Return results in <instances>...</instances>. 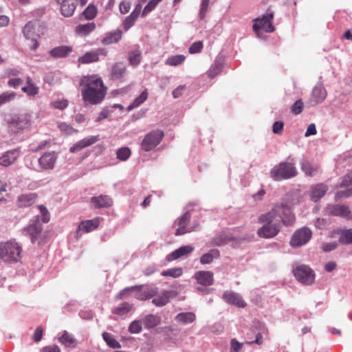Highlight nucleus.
Masks as SVG:
<instances>
[{
	"instance_id": "nucleus-1",
	"label": "nucleus",
	"mask_w": 352,
	"mask_h": 352,
	"mask_svg": "<svg viewBox=\"0 0 352 352\" xmlns=\"http://www.w3.org/2000/svg\"><path fill=\"white\" fill-rule=\"evenodd\" d=\"M79 84L82 98L85 104L96 105L104 99L107 88L100 76H83Z\"/></svg>"
},
{
	"instance_id": "nucleus-2",
	"label": "nucleus",
	"mask_w": 352,
	"mask_h": 352,
	"mask_svg": "<svg viewBox=\"0 0 352 352\" xmlns=\"http://www.w3.org/2000/svg\"><path fill=\"white\" fill-rule=\"evenodd\" d=\"M276 210L270 211L269 212L261 214L258 217V222L263 226L257 231L259 236L263 238H273L280 232L281 224L280 222L274 221V218L278 216Z\"/></svg>"
},
{
	"instance_id": "nucleus-3",
	"label": "nucleus",
	"mask_w": 352,
	"mask_h": 352,
	"mask_svg": "<svg viewBox=\"0 0 352 352\" xmlns=\"http://www.w3.org/2000/svg\"><path fill=\"white\" fill-rule=\"evenodd\" d=\"M22 248L14 241L0 243V258L6 262H17L21 258Z\"/></svg>"
},
{
	"instance_id": "nucleus-4",
	"label": "nucleus",
	"mask_w": 352,
	"mask_h": 352,
	"mask_svg": "<svg viewBox=\"0 0 352 352\" xmlns=\"http://www.w3.org/2000/svg\"><path fill=\"white\" fill-rule=\"evenodd\" d=\"M297 175L295 166L289 162H280L270 171V177L275 181H280L294 177Z\"/></svg>"
},
{
	"instance_id": "nucleus-5",
	"label": "nucleus",
	"mask_w": 352,
	"mask_h": 352,
	"mask_svg": "<svg viewBox=\"0 0 352 352\" xmlns=\"http://www.w3.org/2000/svg\"><path fill=\"white\" fill-rule=\"evenodd\" d=\"M179 228L176 230L175 235H182L188 232L196 231L199 228L197 220L191 221V215L189 211H186L179 219Z\"/></svg>"
},
{
	"instance_id": "nucleus-6",
	"label": "nucleus",
	"mask_w": 352,
	"mask_h": 352,
	"mask_svg": "<svg viewBox=\"0 0 352 352\" xmlns=\"http://www.w3.org/2000/svg\"><path fill=\"white\" fill-rule=\"evenodd\" d=\"M276 210V214H278L276 218H274V221L280 222V223H283V225L288 226L292 225V223L295 220V216L292 213L291 208L285 204H280L275 205L271 211L274 210Z\"/></svg>"
},
{
	"instance_id": "nucleus-7",
	"label": "nucleus",
	"mask_w": 352,
	"mask_h": 352,
	"mask_svg": "<svg viewBox=\"0 0 352 352\" xmlns=\"http://www.w3.org/2000/svg\"><path fill=\"white\" fill-rule=\"evenodd\" d=\"M43 231V226L40 222V217L35 216L30 221L28 226L22 230L24 236H29L31 242L34 243L36 242Z\"/></svg>"
},
{
	"instance_id": "nucleus-8",
	"label": "nucleus",
	"mask_w": 352,
	"mask_h": 352,
	"mask_svg": "<svg viewBox=\"0 0 352 352\" xmlns=\"http://www.w3.org/2000/svg\"><path fill=\"white\" fill-rule=\"evenodd\" d=\"M274 17V13L270 10H267L266 13L261 18L254 19L253 30L259 36V31L263 30L266 32H272L274 28L272 25V21Z\"/></svg>"
},
{
	"instance_id": "nucleus-9",
	"label": "nucleus",
	"mask_w": 352,
	"mask_h": 352,
	"mask_svg": "<svg viewBox=\"0 0 352 352\" xmlns=\"http://www.w3.org/2000/svg\"><path fill=\"white\" fill-rule=\"evenodd\" d=\"M8 124L10 130L16 133L28 128L30 125V121L29 116L25 113L15 114L8 119Z\"/></svg>"
},
{
	"instance_id": "nucleus-10",
	"label": "nucleus",
	"mask_w": 352,
	"mask_h": 352,
	"mask_svg": "<svg viewBox=\"0 0 352 352\" xmlns=\"http://www.w3.org/2000/svg\"><path fill=\"white\" fill-rule=\"evenodd\" d=\"M57 158L58 154L56 152H45L38 159V165L34 170L41 172L54 169Z\"/></svg>"
},
{
	"instance_id": "nucleus-11",
	"label": "nucleus",
	"mask_w": 352,
	"mask_h": 352,
	"mask_svg": "<svg viewBox=\"0 0 352 352\" xmlns=\"http://www.w3.org/2000/svg\"><path fill=\"white\" fill-rule=\"evenodd\" d=\"M294 274L296 279L305 285H311L315 279L314 271L307 265H300L294 270Z\"/></svg>"
},
{
	"instance_id": "nucleus-12",
	"label": "nucleus",
	"mask_w": 352,
	"mask_h": 352,
	"mask_svg": "<svg viewBox=\"0 0 352 352\" xmlns=\"http://www.w3.org/2000/svg\"><path fill=\"white\" fill-rule=\"evenodd\" d=\"M312 232L307 227H303L296 230L291 240L290 245L293 248H299L306 244L311 239Z\"/></svg>"
},
{
	"instance_id": "nucleus-13",
	"label": "nucleus",
	"mask_w": 352,
	"mask_h": 352,
	"mask_svg": "<svg viewBox=\"0 0 352 352\" xmlns=\"http://www.w3.org/2000/svg\"><path fill=\"white\" fill-rule=\"evenodd\" d=\"M164 137V132L160 130L151 131L147 134L142 142V148L149 151L160 144Z\"/></svg>"
},
{
	"instance_id": "nucleus-14",
	"label": "nucleus",
	"mask_w": 352,
	"mask_h": 352,
	"mask_svg": "<svg viewBox=\"0 0 352 352\" xmlns=\"http://www.w3.org/2000/svg\"><path fill=\"white\" fill-rule=\"evenodd\" d=\"M107 51L104 48H98L95 50L86 52L78 58V61L82 64H89L99 61L100 56H106Z\"/></svg>"
},
{
	"instance_id": "nucleus-15",
	"label": "nucleus",
	"mask_w": 352,
	"mask_h": 352,
	"mask_svg": "<svg viewBox=\"0 0 352 352\" xmlns=\"http://www.w3.org/2000/svg\"><path fill=\"white\" fill-rule=\"evenodd\" d=\"M327 96V91L322 84L316 85L311 92V96L308 102L310 107H314L321 103Z\"/></svg>"
},
{
	"instance_id": "nucleus-16",
	"label": "nucleus",
	"mask_w": 352,
	"mask_h": 352,
	"mask_svg": "<svg viewBox=\"0 0 352 352\" xmlns=\"http://www.w3.org/2000/svg\"><path fill=\"white\" fill-rule=\"evenodd\" d=\"M21 155V151L19 148L11 149L4 152L0 156V166L8 167L12 165Z\"/></svg>"
},
{
	"instance_id": "nucleus-17",
	"label": "nucleus",
	"mask_w": 352,
	"mask_h": 352,
	"mask_svg": "<svg viewBox=\"0 0 352 352\" xmlns=\"http://www.w3.org/2000/svg\"><path fill=\"white\" fill-rule=\"evenodd\" d=\"M329 214L344 217L347 219L352 218L349 208L345 205H329L327 208Z\"/></svg>"
},
{
	"instance_id": "nucleus-18",
	"label": "nucleus",
	"mask_w": 352,
	"mask_h": 352,
	"mask_svg": "<svg viewBox=\"0 0 352 352\" xmlns=\"http://www.w3.org/2000/svg\"><path fill=\"white\" fill-rule=\"evenodd\" d=\"M60 6L61 14L65 17L72 16L76 8V0H56Z\"/></svg>"
},
{
	"instance_id": "nucleus-19",
	"label": "nucleus",
	"mask_w": 352,
	"mask_h": 352,
	"mask_svg": "<svg viewBox=\"0 0 352 352\" xmlns=\"http://www.w3.org/2000/svg\"><path fill=\"white\" fill-rule=\"evenodd\" d=\"M36 193L30 192L19 195L16 199V205L19 208H27L32 206L36 201Z\"/></svg>"
},
{
	"instance_id": "nucleus-20",
	"label": "nucleus",
	"mask_w": 352,
	"mask_h": 352,
	"mask_svg": "<svg viewBox=\"0 0 352 352\" xmlns=\"http://www.w3.org/2000/svg\"><path fill=\"white\" fill-rule=\"evenodd\" d=\"M194 247L192 245H184L172 252L166 256L168 261H173L178 259L182 256H187L194 250Z\"/></svg>"
},
{
	"instance_id": "nucleus-21",
	"label": "nucleus",
	"mask_w": 352,
	"mask_h": 352,
	"mask_svg": "<svg viewBox=\"0 0 352 352\" xmlns=\"http://www.w3.org/2000/svg\"><path fill=\"white\" fill-rule=\"evenodd\" d=\"M194 278L199 284L205 286L212 285L214 283L213 273L210 271H199L195 274Z\"/></svg>"
},
{
	"instance_id": "nucleus-22",
	"label": "nucleus",
	"mask_w": 352,
	"mask_h": 352,
	"mask_svg": "<svg viewBox=\"0 0 352 352\" xmlns=\"http://www.w3.org/2000/svg\"><path fill=\"white\" fill-rule=\"evenodd\" d=\"M99 140L98 136H90L88 138H85L78 142H77L75 144L70 147L69 151L71 153L78 152L82 148L91 146L98 142Z\"/></svg>"
},
{
	"instance_id": "nucleus-23",
	"label": "nucleus",
	"mask_w": 352,
	"mask_h": 352,
	"mask_svg": "<svg viewBox=\"0 0 352 352\" xmlns=\"http://www.w3.org/2000/svg\"><path fill=\"white\" fill-rule=\"evenodd\" d=\"M328 188L323 184L314 185L310 189L311 199L316 202L319 201L327 192Z\"/></svg>"
},
{
	"instance_id": "nucleus-24",
	"label": "nucleus",
	"mask_w": 352,
	"mask_h": 352,
	"mask_svg": "<svg viewBox=\"0 0 352 352\" xmlns=\"http://www.w3.org/2000/svg\"><path fill=\"white\" fill-rule=\"evenodd\" d=\"M91 204L96 208H102L110 207L113 201L111 198L107 195H100L91 197Z\"/></svg>"
},
{
	"instance_id": "nucleus-25",
	"label": "nucleus",
	"mask_w": 352,
	"mask_h": 352,
	"mask_svg": "<svg viewBox=\"0 0 352 352\" xmlns=\"http://www.w3.org/2000/svg\"><path fill=\"white\" fill-rule=\"evenodd\" d=\"M223 298L227 302L235 305L239 307H244L246 305L242 297L236 293L226 292L223 294Z\"/></svg>"
},
{
	"instance_id": "nucleus-26",
	"label": "nucleus",
	"mask_w": 352,
	"mask_h": 352,
	"mask_svg": "<svg viewBox=\"0 0 352 352\" xmlns=\"http://www.w3.org/2000/svg\"><path fill=\"white\" fill-rule=\"evenodd\" d=\"M72 51L71 46L60 45L52 49L50 54L53 58H60L67 56Z\"/></svg>"
},
{
	"instance_id": "nucleus-27",
	"label": "nucleus",
	"mask_w": 352,
	"mask_h": 352,
	"mask_svg": "<svg viewBox=\"0 0 352 352\" xmlns=\"http://www.w3.org/2000/svg\"><path fill=\"white\" fill-rule=\"evenodd\" d=\"M336 233L339 235L340 243L344 245L352 244V228H340Z\"/></svg>"
},
{
	"instance_id": "nucleus-28",
	"label": "nucleus",
	"mask_w": 352,
	"mask_h": 352,
	"mask_svg": "<svg viewBox=\"0 0 352 352\" xmlns=\"http://www.w3.org/2000/svg\"><path fill=\"white\" fill-rule=\"evenodd\" d=\"M175 296L174 291H164L160 296H156L152 300L153 304L157 307L166 305L169 299Z\"/></svg>"
},
{
	"instance_id": "nucleus-29",
	"label": "nucleus",
	"mask_w": 352,
	"mask_h": 352,
	"mask_svg": "<svg viewBox=\"0 0 352 352\" xmlns=\"http://www.w3.org/2000/svg\"><path fill=\"white\" fill-rule=\"evenodd\" d=\"M99 218L83 221L78 226V230L85 233L89 232L97 228L99 226Z\"/></svg>"
},
{
	"instance_id": "nucleus-30",
	"label": "nucleus",
	"mask_w": 352,
	"mask_h": 352,
	"mask_svg": "<svg viewBox=\"0 0 352 352\" xmlns=\"http://www.w3.org/2000/svg\"><path fill=\"white\" fill-rule=\"evenodd\" d=\"M122 36V30L117 29L116 30L107 32L102 40L104 45H110L118 42Z\"/></svg>"
},
{
	"instance_id": "nucleus-31",
	"label": "nucleus",
	"mask_w": 352,
	"mask_h": 352,
	"mask_svg": "<svg viewBox=\"0 0 352 352\" xmlns=\"http://www.w3.org/2000/svg\"><path fill=\"white\" fill-rule=\"evenodd\" d=\"M58 341L66 347H75L77 344V340L67 331L64 330L62 335L58 338Z\"/></svg>"
},
{
	"instance_id": "nucleus-32",
	"label": "nucleus",
	"mask_w": 352,
	"mask_h": 352,
	"mask_svg": "<svg viewBox=\"0 0 352 352\" xmlns=\"http://www.w3.org/2000/svg\"><path fill=\"white\" fill-rule=\"evenodd\" d=\"M196 318V316L193 312H182L178 314L175 320L177 322L183 325H186L192 323Z\"/></svg>"
},
{
	"instance_id": "nucleus-33",
	"label": "nucleus",
	"mask_w": 352,
	"mask_h": 352,
	"mask_svg": "<svg viewBox=\"0 0 352 352\" xmlns=\"http://www.w3.org/2000/svg\"><path fill=\"white\" fill-rule=\"evenodd\" d=\"M96 24L94 22L80 24L76 27L75 32L80 36H85L92 32L96 29Z\"/></svg>"
},
{
	"instance_id": "nucleus-34",
	"label": "nucleus",
	"mask_w": 352,
	"mask_h": 352,
	"mask_svg": "<svg viewBox=\"0 0 352 352\" xmlns=\"http://www.w3.org/2000/svg\"><path fill=\"white\" fill-rule=\"evenodd\" d=\"M223 60L221 57H217L214 64L208 71V75L211 78H214L220 74L223 69Z\"/></svg>"
},
{
	"instance_id": "nucleus-35",
	"label": "nucleus",
	"mask_w": 352,
	"mask_h": 352,
	"mask_svg": "<svg viewBox=\"0 0 352 352\" xmlns=\"http://www.w3.org/2000/svg\"><path fill=\"white\" fill-rule=\"evenodd\" d=\"M220 252L217 249L210 250L208 252L204 254L200 258L201 264H209L212 262L214 258H219Z\"/></svg>"
},
{
	"instance_id": "nucleus-36",
	"label": "nucleus",
	"mask_w": 352,
	"mask_h": 352,
	"mask_svg": "<svg viewBox=\"0 0 352 352\" xmlns=\"http://www.w3.org/2000/svg\"><path fill=\"white\" fill-rule=\"evenodd\" d=\"M301 170L308 176H314L318 171V166L316 165L311 164L307 160H303L301 163Z\"/></svg>"
},
{
	"instance_id": "nucleus-37",
	"label": "nucleus",
	"mask_w": 352,
	"mask_h": 352,
	"mask_svg": "<svg viewBox=\"0 0 352 352\" xmlns=\"http://www.w3.org/2000/svg\"><path fill=\"white\" fill-rule=\"evenodd\" d=\"M160 322V318L157 316L149 314L144 317V324L146 329H152L157 327Z\"/></svg>"
},
{
	"instance_id": "nucleus-38",
	"label": "nucleus",
	"mask_w": 352,
	"mask_h": 352,
	"mask_svg": "<svg viewBox=\"0 0 352 352\" xmlns=\"http://www.w3.org/2000/svg\"><path fill=\"white\" fill-rule=\"evenodd\" d=\"M147 98H148V91L146 89H145L144 91H143L142 92V94L138 97H137L133 100V102L131 104H130L127 107V110L129 111H130L133 110V109L138 107L140 105H141L142 103H144L146 100Z\"/></svg>"
},
{
	"instance_id": "nucleus-39",
	"label": "nucleus",
	"mask_w": 352,
	"mask_h": 352,
	"mask_svg": "<svg viewBox=\"0 0 352 352\" xmlns=\"http://www.w3.org/2000/svg\"><path fill=\"white\" fill-rule=\"evenodd\" d=\"M102 338L107 344L111 348L119 349L121 347L120 344L114 338V337L107 332H104L102 333Z\"/></svg>"
},
{
	"instance_id": "nucleus-40",
	"label": "nucleus",
	"mask_w": 352,
	"mask_h": 352,
	"mask_svg": "<svg viewBox=\"0 0 352 352\" xmlns=\"http://www.w3.org/2000/svg\"><path fill=\"white\" fill-rule=\"evenodd\" d=\"M231 240V237L226 232L220 233L213 238V243L217 246H221L226 244Z\"/></svg>"
},
{
	"instance_id": "nucleus-41",
	"label": "nucleus",
	"mask_w": 352,
	"mask_h": 352,
	"mask_svg": "<svg viewBox=\"0 0 352 352\" xmlns=\"http://www.w3.org/2000/svg\"><path fill=\"white\" fill-rule=\"evenodd\" d=\"M186 57L184 55L178 54L169 56L165 61V64L170 66H177L181 65Z\"/></svg>"
},
{
	"instance_id": "nucleus-42",
	"label": "nucleus",
	"mask_w": 352,
	"mask_h": 352,
	"mask_svg": "<svg viewBox=\"0 0 352 352\" xmlns=\"http://www.w3.org/2000/svg\"><path fill=\"white\" fill-rule=\"evenodd\" d=\"M132 305L129 302H122L120 304L118 307L114 309L113 313L118 316H123L129 313L132 309Z\"/></svg>"
},
{
	"instance_id": "nucleus-43",
	"label": "nucleus",
	"mask_w": 352,
	"mask_h": 352,
	"mask_svg": "<svg viewBox=\"0 0 352 352\" xmlns=\"http://www.w3.org/2000/svg\"><path fill=\"white\" fill-rule=\"evenodd\" d=\"M36 23L32 21L28 22L23 29V34L25 38L30 39L34 33V28Z\"/></svg>"
},
{
	"instance_id": "nucleus-44",
	"label": "nucleus",
	"mask_w": 352,
	"mask_h": 352,
	"mask_svg": "<svg viewBox=\"0 0 352 352\" xmlns=\"http://www.w3.org/2000/svg\"><path fill=\"white\" fill-rule=\"evenodd\" d=\"M125 67L121 63H117L112 67L111 74L116 78H120L125 72Z\"/></svg>"
},
{
	"instance_id": "nucleus-45",
	"label": "nucleus",
	"mask_w": 352,
	"mask_h": 352,
	"mask_svg": "<svg viewBox=\"0 0 352 352\" xmlns=\"http://www.w3.org/2000/svg\"><path fill=\"white\" fill-rule=\"evenodd\" d=\"M16 97L14 91H5L0 94V107L13 100Z\"/></svg>"
},
{
	"instance_id": "nucleus-46",
	"label": "nucleus",
	"mask_w": 352,
	"mask_h": 352,
	"mask_svg": "<svg viewBox=\"0 0 352 352\" xmlns=\"http://www.w3.org/2000/svg\"><path fill=\"white\" fill-rule=\"evenodd\" d=\"M129 60L131 65L136 66L141 61V52L138 50L132 51L129 54Z\"/></svg>"
},
{
	"instance_id": "nucleus-47",
	"label": "nucleus",
	"mask_w": 352,
	"mask_h": 352,
	"mask_svg": "<svg viewBox=\"0 0 352 352\" xmlns=\"http://www.w3.org/2000/svg\"><path fill=\"white\" fill-rule=\"evenodd\" d=\"M183 270L181 267L170 268L167 270L163 271L162 275L163 276H171L173 278H178L182 276Z\"/></svg>"
},
{
	"instance_id": "nucleus-48",
	"label": "nucleus",
	"mask_w": 352,
	"mask_h": 352,
	"mask_svg": "<svg viewBox=\"0 0 352 352\" xmlns=\"http://www.w3.org/2000/svg\"><path fill=\"white\" fill-rule=\"evenodd\" d=\"M131 152L128 147L120 148L116 152V156L120 161H126L131 156Z\"/></svg>"
},
{
	"instance_id": "nucleus-49",
	"label": "nucleus",
	"mask_w": 352,
	"mask_h": 352,
	"mask_svg": "<svg viewBox=\"0 0 352 352\" xmlns=\"http://www.w3.org/2000/svg\"><path fill=\"white\" fill-rule=\"evenodd\" d=\"M69 102L67 99H57L51 102V106L56 109L63 110L67 107Z\"/></svg>"
},
{
	"instance_id": "nucleus-50",
	"label": "nucleus",
	"mask_w": 352,
	"mask_h": 352,
	"mask_svg": "<svg viewBox=\"0 0 352 352\" xmlns=\"http://www.w3.org/2000/svg\"><path fill=\"white\" fill-rule=\"evenodd\" d=\"M97 13V8L95 6L90 4L87 6V8L84 10L83 15L85 19L88 20L93 19Z\"/></svg>"
},
{
	"instance_id": "nucleus-51",
	"label": "nucleus",
	"mask_w": 352,
	"mask_h": 352,
	"mask_svg": "<svg viewBox=\"0 0 352 352\" xmlns=\"http://www.w3.org/2000/svg\"><path fill=\"white\" fill-rule=\"evenodd\" d=\"M142 322L140 320H134L130 324L129 327V331L131 333H138L142 331Z\"/></svg>"
},
{
	"instance_id": "nucleus-52",
	"label": "nucleus",
	"mask_w": 352,
	"mask_h": 352,
	"mask_svg": "<svg viewBox=\"0 0 352 352\" xmlns=\"http://www.w3.org/2000/svg\"><path fill=\"white\" fill-rule=\"evenodd\" d=\"M351 197H352V188L337 192L335 197L336 200H338Z\"/></svg>"
},
{
	"instance_id": "nucleus-53",
	"label": "nucleus",
	"mask_w": 352,
	"mask_h": 352,
	"mask_svg": "<svg viewBox=\"0 0 352 352\" xmlns=\"http://www.w3.org/2000/svg\"><path fill=\"white\" fill-rule=\"evenodd\" d=\"M136 20L137 19L130 14L126 16L122 23L124 30L125 31L129 30L134 25Z\"/></svg>"
},
{
	"instance_id": "nucleus-54",
	"label": "nucleus",
	"mask_w": 352,
	"mask_h": 352,
	"mask_svg": "<svg viewBox=\"0 0 352 352\" xmlns=\"http://www.w3.org/2000/svg\"><path fill=\"white\" fill-rule=\"evenodd\" d=\"M304 104L302 100H298L295 102V103L292 105L291 108V111L293 113L298 115L300 114L303 109Z\"/></svg>"
},
{
	"instance_id": "nucleus-55",
	"label": "nucleus",
	"mask_w": 352,
	"mask_h": 352,
	"mask_svg": "<svg viewBox=\"0 0 352 352\" xmlns=\"http://www.w3.org/2000/svg\"><path fill=\"white\" fill-rule=\"evenodd\" d=\"M141 287L140 286H133L131 287H126L124 289H122L117 296L118 298H122V297H125L129 295V293L131 291H138L139 292L140 290Z\"/></svg>"
},
{
	"instance_id": "nucleus-56",
	"label": "nucleus",
	"mask_w": 352,
	"mask_h": 352,
	"mask_svg": "<svg viewBox=\"0 0 352 352\" xmlns=\"http://www.w3.org/2000/svg\"><path fill=\"white\" fill-rule=\"evenodd\" d=\"M38 208L41 212L43 222V223L49 222V221L50 219V213H49L47 209L46 208V207L43 205H39L38 206Z\"/></svg>"
},
{
	"instance_id": "nucleus-57",
	"label": "nucleus",
	"mask_w": 352,
	"mask_h": 352,
	"mask_svg": "<svg viewBox=\"0 0 352 352\" xmlns=\"http://www.w3.org/2000/svg\"><path fill=\"white\" fill-rule=\"evenodd\" d=\"M58 127L61 131H63L68 135L72 134L74 131V129H73V127L71 125H69L65 122L58 123Z\"/></svg>"
},
{
	"instance_id": "nucleus-58",
	"label": "nucleus",
	"mask_w": 352,
	"mask_h": 352,
	"mask_svg": "<svg viewBox=\"0 0 352 352\" xmlns=\"http://www.w3.org/2000/svg\"><path fill=\"white\" fill-rule=\"evenodd\" d=\"M350 185H352V172L349 173L342 177V182L339 184V187H347Z\"/></svg>"
},
{
	"instance_id": "nucleus-59",
	"label": "nucleus",
	"mask_w": 352,
	"mask_h": 352,
	"mask_svg": "<svg viewBox=\"0 0 352 352\" xmlns=\"http://www.w3.org/2000/svg\"><path fill=\"white\" fill-rule=\"evenodd\" d=\"M203 48V44L202 42L198 41L193 43L190 47H189V52L190 54H195L201 52V49Z\"/></svg>"
},
{
	"instance_id": "nucleus-60",
	"label": "nucleus",
	"mask_w": 352,
	"mask_h": 352,
	"mask_svg": "<svg viewBox=\"0 0 352 352\" xmlns=\"http://www.w3.org/2000/svg\"><path fill=\"white\" fill-rule=\"evenodd\" d=\"M23 83V80L20 78H10L8 85L14 89H17Z\"/></svg>"
},
{
	"instance_id": "nucleus-61",
	"label": "nucleus",
	"mask_w": 352,
	"mask_h": 352,
	"mask_svg": "<svg viewBox=\"0 0 352 352\" xmlns=\"http://www.w3.org/2000/svg\"><path fill=\"white\" fill-rule=\"evenodd\" d=\"M337 247L338 243L334 241L331 243H323L321 248L324 252H328L334 250L335 249L337 248Z\"/></svg>"
},
{
	"instance_id": "nucleus-62",
	"label": "nucleus",
	"mask_w": 352,
	"mask_h": 352,
	"mask_svg": "<svg viewBox=\"0 0 352 352\" xmlns=\"http://www.w3.org/2000/svg\"><path fill=\"white\" fill-rule=\"evenodd\" d=\"M21 72L16 68H9L5 71V77L10 78L17 76L20 74Z\"/></svg>"
},
{
	"instance_id": "nucleus-63",
	"label": "nucleus",
	"mask_w": 352,
	"mask_h": 352,
	"mask_svg": "<svg viewBox=\"0 0 352 352\" xmlns=\"http://www.w3.org/2000/svg\"><path fill=\"white\" fill-rule=\"evenodd\" d=\"M231 349L230 352H239L241 347L242 343L239 342L236 339L233 338L231 340Z\"/></svg>"
},
{
	"instance_id": "nucleus-64",
	"label": "nucleus",
	"mask_w": 352,
	"mask_h": 352,
	"mask_svg": "<svg viewBox=\"0 0 352 352\" xmlns=\"http://www.w3.org/2000/svg\"><path fill=\"white\" fill-rule=\"evenodd\" d=\"M157 5V3L154 0H151L144 7L142 14L145 15L147 13L150 12L156 7Z\"/></svg>"
}]
</instances>
